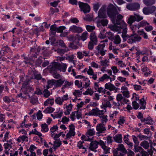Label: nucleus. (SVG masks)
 <instances>
[{"mask_svg":"<svg viewBox=\"0 0 156 156\" xmlns=\"http://www.w3.org/2000/svg\"><path fill=\"white\" fill-rule=\"evenodd\" d=\"M49 40L51 42V44L54 46H57L56 50H55L57 51V53L58 52V41L56 40L55 37V35L56 32L58 33V27H56L55 24L52 25L50 28Z\"/></svg>","mask_w":156,"mask_h":156,"instance_id":"1","label":"nucleus"},{"mask_svg":"<svg viewBox=\"0 0 156 156\" xmlns=\"http://www.w3.org/2000/svg\"><path fill=\"white\" fill-rule=\"evenodd\" d=\"M122 37L123 40L127 41V43L130 44L140 42L141 39V37L136 33L133 34L129 35L127 34L125 30L124 31Z\"/></svg>","mask_w":156,"mask_h":156,"instance_id":"2","label":"nucleus"},{"mask_svg":"<svg viewBox=\"0 0 156 156\" xmlns=\"http://www.w3.org/2000/svg\"><path fill=\"white\" fill-rule=\"evenodd\" d=\"M58 127L56 125L53 126L50 129L51 136L53 137L54 140L53 148L54 150L55 151L58 147V134H55V133L58 131Z\"/></svg>","mask_w":156,"mask_h":156,"instance_id":"3","label":"nucleus"},{"mask_svg":"<svg viewBox=\"0 0 156 156\" xmlns=\"http://www.w3.org/2000/svg\"><path fill=\"white\" fill-rule=\"evenodd\" d=\"M47 69L54 78H58V73L57 72L58 70V62H54L51 63L47 67Z\"/></svg>","mask_w":156,"mask_h":156,"instance_id":"4","label":"nucleus"},{"mask_svg":"<svg viewBox=\"0 0 156 156\" xmlns=\"http://www.w3.org/2000/svg\"><path fill=\"white\" fill-rule=\"evenodd\" d=\"M107 13L108 16L111 18L112 23H114L113 18L118 14L116 9L113 5L109 6L107 8Z\"/></svg>","mask_w":156,"mask_h":156,"instance_id":"5","label":"nucleus"},{"mask_svg":"<svg viewBox=\"0 0 156 156\" xmlns=\"http://www.w3.org/2000/svg\"><path fill=\"white\" fill-rule=\"evenodd\" d=\"M105 112L104 110H101L98 108H96L89 111L88 113V115L97 116L100 118L104 115Z\"/></svg>","mask_w":156,"mask_h":156,"instance_id":"6","label":"nucleus"},{"mask_svg":"<svg viewBox=\"0 0 156 156\" xmlns=\"http://www.w3.org/2000/svg\"><path fill=\"white\" fill-rule=\"evenodd\" d=\"M134 15L133 16H130L128 18V23L129 24H132L133 23L136 21L139 22L143 19V17L140 16L138 14L134 13Z\"/></svg>","mask_w":156,"mask_h":156,"instance_id":"7","label":"nucleus"},{"mask_svg":"<svg viewBox=\"0 0 156 156\" xmlns=\"http://www.w3.org/2000/svg\"><path fill=\"white\" fill-rule=\"evenodd\" d=\"M116 17L114 18L113 19L115 20L114 23H112L114 24H116L119 25H121L123 28H125L127 27L126 24L122 20L123 16L121 14H117Z\"/></svg>","mask_w":156,"mask_h":156,"instance_id":"8","label":"nucleus"},{"mask_svg":"<svg viewBox=\"0 0 156 156\" xmlns=\"http://www.w3.org/2000/svg\"><path fill=\"white\" fill-rule=\"evenodd\" d=\"M99 145L103 150V153L105 154H107L110 152L111 147L106 144V141L104 142L100 140H99Z\"/></svg>","mask_w":156,"mask_h":156,"instance_id":"9","label":"nucleus"},{"mask_svg":"<svg viewBox=\"0 0 156 156\" xmlns=\"http://www.w3.org/2000/svg\"><path fill=\"white\" fill-rule=\"evenodd\" d=\"M110 29L112 31L115 32H118V33H120V32L122 30V38L123 37V33L124 30L126 31V32H127V28L126 27L125 28H123L121 25L116 26L115 25H112L110 26Z\"/></svg>","mask_w":156,"mask_h":156,"instance_id":"10","label":"nucleus"},{"mask_svg":"<svg viewBox=\"0 0 156 156\" xmlns=\"http://www.w3.org/2000/svg\"><path fill=\"white\" fill-rule=\"evenodd\" d=\"M78 4L81 10L83 11L84 13L90 12V7L87 3L79 2Z\"/></svg>","mask_w":156,"mask_h":156,"instance_id":"11","label":"nucleus"},{"mask_svg":"<svg viewBox=\"0 0 156 156\" xmlns=\"http://www.w3.org/2000/svg\"><path fill=\"white\" fill-rule=\"evenodd\" d=\"M156 9V7L154 6L150 7H145L143 9V13L145 15H148L154 12Z\"/></svg>","mask_w":156,"mask_h":156,"instance_id":"12","label":"nucleus"},{"mask_svg":"<svg viewBox=\"0 0 156 156\" xmlns=\"http://www.w3.org/2000/svg\"><path fill=\"white\" fill-rule=\"evenodd\" d=\"M140 7V4L138 3H134L129 4L126 5V8L132 11H135L138 10Z\"/></svg>","mask_w":156,"mask_h":156,"instance_id":"13","label":"nucleus"},{"mask_svg":"<svg viewBox=\"0 0 156 156\" xmlns=\"http://www.w3.org/2000/svg\"><path fill=\"white\" fill-rule=\"evenodd\" d=\"M105 43L102 44H99L98 46L96 47L95 48L97 50L98 53H100L102 56L104 55L106 51V50L105 49Z\"/></svg>","mask_w":156,"mask_h":156,"instance_id":"14","label":"nucleus"},{"mask_svg":"<svg viewBox=\"0 0 156 156\" xmlns=\"http://www.w3.org/2000/svg\"><path fill=\"white\" fill-rule=\"evenodd\" d=\"M96 129L98 132L96 133V134L104 133L106 130L105 125L103 123L98 124L96 126Z\"/></svg>","mask_w":156,"mask_h":156,"instance_id":"15","label":"nucleus"},{"mask_svg":"<svg viewBox=\"0 0 156 156\" xmlns=\"http://www.w3.org/2000/svg\"><path fill=\"white\" fill-rule=\"evenodd\" d=\"M106 6L103 5L99 9L98 12V17L100 18H105L107 16L105 13V11Z\"/></svg>","mask_w":156,"mask_h":156,"instance_id":"16","label":"nucleus"},{"mask_svg":"<svg viewBox=\"0 0 156 156\" xmlns=\"http://www.w3.org/2000/svg\"><path fill=\"white\" fill-rule=\"evenodd\" d=\"M47 84L48 88L51 87L53 85L55 87H58V80H48L47 81Z\"/></svg>","mask_w":156,"mask_h":156,"instance_id":"17","label":"nucleus"},{"mask_svg":"<svg viewBox=\"0 0 156 156\" xmlns=\"http://www.w3.org/2000/svg\"><path fill=\"white\" fill-rule=\"evenodd\" d=\"M99 145V141L98 142L96 141H91L89 144V148L91 151L96 152L97 150L96 149L98 147V145Z\"/></svg>","mask_w":156,"mask_h":156,"instance_id":"18","label":"nucleus"},{"mask_svg":"<svg viewBox=\"0 0 156 156\" xmlns=\"http://www.w3.org/2000/svg\"><path fill=\"white\" fill-rule=\"evenodd\" d=\"M69 132L66 135L67 138H69L72 136H74L75 135V133L74 132V126L73 124L69 126Z\"/></svg>","mask_w":156,"mask_h":156,"instance_id":"19","label":"nucleus"},{"mask_svg":"<svg viewBox=\"0 0 156 156\" xmlns=\"http://www.w3.org/2000/svg\"><path fill=\"white\" fill-rule=\"evenodd\" d=\"M69 30L74 33H78L82 32L83 30L81 27L76 26L75 25H73L70 27Z\"/></svg>","mask_w":156,"mask_h":156,"instance_id":"20","label":"nucleus"},{"mask_svg":"<svg viewBox=\"0 0 156 156\" xmlns=\"http://www.w3.org/2000/svg\"><path fill=\"white\" fill-rule=\"evenodd\" d=\"M90 41H92V42H93L94 45H96L97 44L98 38L95 32H93L90 34Z\"/></svg>","mask_w":156,"mask_h":156,"instance_id":"21","label":"nucleus"},{"mask_svg":"<svg viewBox=\"0 0 156 156\" xmlns=\"http://www.w3.org/2000/svg\"><path fill=\"white\" fill-rule=\"evenodd\" d=\"M111 41L115 44H120L121 41V38L119 35H115Z\"/></svg>","mask_w":156,"mask_h":156,"instance_id":"22","label":"nucleus"},{"mask_svg":"<svg viewBox=\"0 0 156 156\" xmlns=\"http://www.w3.org/2000/svg\"><path fill=\"white\" fill-rule=\"evenodd\" d=\"M105 89L109 90L110 91L116 90L117 88L110 83H106L105 84Z\"/></svg>","mask_w":156,"mask_h":156,"instance_id":"23","label":"nucleus"},{"mask_svg":"<svg viewBox=\"0 0 156 156\" xmlns=\"http://www.w3.org/2000/svg\"><path fill=\"white\" fill-rule=\"evenodd\" d=\"M12 140L11 139L7 140L6 143H5L3 145L4 148L5 150H9L12 147Z\"/></svg>","mask_w":156,"mask_h":156,"instance_id":"24","label":"nucleus"},{"mask_svg":"<svg viewBox=\"0 0 156 156\" xmlns=\"http://www.w3.org/2000/svg\"><path fill=\"white\" fill-rule=\"evenodd\" d=\"M3 100L5 103H9L11 102H17L16 99L13 98L11 97H9L8 96L4 97Z\"/></svg>","mask_w":156,"mask_h":156,"instance_id":"25","label":"nucleus"},{"mask_svg":"<svg viewBox=\"0 0 156 156\" xmlns=\"http://www.w3.org/2000/svg\"><path fill=\"white\" fill-rule=\"evenodd\" d=\"M117 151H121L123 152L124 153H127V151L125 148L123 144H120L118 145L117 147L116 148V150H115Z\"/></svg>","mask_w":156,"mask_h":156,"instance_id":"26","label":"nucleus"},{"mask_svg":"<svg viewBox=\"0 0 156 156\" xmlns=\"http://www.w3.org/2000/svg\"><path fill=\"white\" fill-rule=\"evenodd\" d=\"M115 141L118 143H121L122 141V136L121 134H118L113 137Z\"/></svg>","mask_w":156,"mask_h":156,"instance_id":"27","label":"nucleus"},{"mask_svg":"<svg viewBox=\"0 0 156 156\" xmlns=\"http://www.w3.org/2000/svg\"><path fill=\"white\" fill-rule=\"evenodd\" d=\"M102 104H103V106H104L105 112H106V108L107 107L111 108L112 107V105L111 103L109 101L107 100H105L104 102L102 103Z\"/></svg>","mask_w":156,"mask_h":156,"instance_id":"28","label":"nucleus"},{"mask_svg":"<svg viewBox=\"0 0 156 156\" xmlns=\"http://www.w3.org/2000/svg\"><path fill=\"white\" fill-rule=\"evenodd\" d=\"M24 62L26 64H28L31 65H34V60L33 58H29L25 57L24 59Z\"/></svg>","mask_w":156,"mask_h":156,"instance_id":"29","label":"nucleus"},{"mask_svg":"<svg viewBox=\"0 0 156 156\" xmlns=\"http://www.w3.org/2000/svg\"><path fill=\"white\" fill-rule=\"evenodd\" d=\"M139 27L140 26L139 25L130 24V27L133 31V34L135 33L136 31H137V32L138 33V31H140L138 30Z\"/></svg>","mask_w":156,"mask_h":156,"instance_id":"30","label":"nucleus"},{"mask_svg":"<svg viewBox=\"0 0 156 156\" xmlns=\"http://www.w3.org/2000/svg\"><path fill=\"white\" fill-rule=\"evenodd\" d=\"M141 121L142 122H144L145 124L149 125H152L153 123V121L150 117L141 119Z\"/></svg>","mask_w":156,"mask_h":156,"instance_id":"31","label":"nucleus"},{"mask_svg":"<svg viewBox=\"0 0 156 156\" xmlns=\"http://www.w3.org/2000/svg\"><path fill=\"white\" fill-rule=\"evenodd\" d=\"M108 79L110 80V82H112L113 80L112 78H111L108 75L106 74H105L102 77H100L98 80H99V82H102L105 80H108Z\"/></svg>","mask_w":156,"mask_h":156,"instance_id":"32","label":"nucleus"},{"mask_svg":"<svg viewBox=\"0 0 156 156\" xmlns=\"http://www.w3.org/2000/svg\"><path fill=\"white\" fill-rule=\"evenodd\" d=\"M129 135L124 136L123 138V140L124 142L129 146V147H131L133 146L132 143L129 141V140L128 138Z\"/></svg>","mask_w":156,"mask_h":156,"instance_id":"33","label":"nucleus"},{"mask_svg":"<svg viewBox=\"0 0 156 156\" xmlns=\"http://www.w3.org/2000/svg\"><path fill=\"white\" fill-rule=\"evenodd\" d=\"M54 99L53 98L47 99L44 102V104L45 106H50L53 104Z\"/></svg>","mask_w":156,"mask_h":156,"instance_id":"34","label":"nucleus"},{"mask_svg":"<svg viewBox=\"0 0 156 156\" xmlns=\"http://www.w3.org/2000/svg\"><path fill=\"white\" fill-rule=\"evenodd\" d=\"M67 66L66 64L63 63L62 62L61 64L59 63V71L65 72L66 71Z\"/></svg>","mask_w":156,"mask_h":156,"instance_id":"35","label":"nucleus"},{"mask_svg":"<svg viewBox=\"0 0 156 156\" xmlns=\"http://www.w3.org/2000/svg\"><path fill=\"white\" fill-rule=\"evenodd\" d=\"M84 143L83 141H79L78 142L77 147L80 149H84L83 151V153H85L86 151V148L83 147V144Z\"/></svg>","mask_w":156,"mask_h":156,"instance_id":"36","label":"nucleus"},{"mask_svg":"<svg viewBox=\"0 0 156 156\" xmlns=\"http://www.w3.org/2000/svg\"><path fill=\"white\" fill-rule=\"evenodd\" d=\"M41 131L43 133L47 132L49 130V128L47 124L46 123L42 124L41 126Z\"/></svg>","mask_w":156,"mask_h":156,"instance_id":"37","label":"nucleus"},{"mask_svg":"<svg viewBox=\"0 0 156 156\" xmlns=\"http://www.w3.org/2000/svg\"><path fill=\"white\" fill-rule=\"evenodd\" d=\"M20 43V38L18 37H13L12 40L11 46L15 47L17 44Z\"/></svg>","mask_w":156,"mask_h":156,"instance_id":"38","label":"nucleus"},{"mask_svg":"<svg viewBox=\"0 0 156 156\" xmlns=\"http://www.w3.org/2000/svg\"><path fill=\"white\" fill-rule=\"evenodd\" d=\"M155 1L156 0H143L144 3L147 6L152 5L155 3Z\"/></svg>","mask_w":156,"mask_h":156,"instance_id":"39","label":"nucleus"},{"mask_svg":"<svg viewBox=\"0 0 156 156\" xmlns=\"http://www.w3.org/2000/svg\"><path fill=\"white\" fill-rule=\"evenodd\" d=\"M31 134L37 135L39 136L41 139H42V138L41 137L42 136V134L40 132L37 131L36 129H32L31 131L29 133V135H30Z\"/></svg>","mask_w":156,"mask_h":156,"instance_id":"40","label":"nucleus"},{"mask_svg":"<svg viewBox=\"0 0 156 156\" xmlns=\"http://www.w3.org/2000/svg\"><path fill=\"white\" fill-rule=\"evenodd\" d=\"M88 37V33L86 31L82 34L81 36H80L79 39V40H81L83 41H84L86 40Z\"/></svg>","mask_w":156,"mask_h":156,"instance_id":"41","label":"nucleus"},{"mask_svg":"<svg viewBox=\"0 0 156 156\" xmlns=\"http://www.w3.org/2000/svg\"><path fill=\"white\" fill-rule=\"evenodd\" d=\"M139 103L141 105L140 109H145L146 108V102L144 99L143 98V100L141 99L140 100Z\"/></svg>","mask_w":156,"mask_h":156,"instance_id":"42","label":"nucleus"},{"mask_svg":"<svg viewBox=\"0 0 156 156\" xmlns=\"http://www.w3.org/2000/svg\"><path fill=\"white\" fill-rule=\"evenodd\" d=\"M15 123V122L13 119H10L8 120L7 122L8 128L9 129L13 128L14 124Z\"/></svg>","mask_w":156,"mask_h":156,"instance_id":"43","label":"nucleus"},{"mask_svg":"<svg viewBox=\"0 0 156 156\" xmlns=\"http://www.w3.org/2000/svg\"><path fill=\"white\" fill-rule=\"evenodd\" d=\"M106 144L108 146H109V145H112L113 142L112 137L109 135L108 136L106 137Z\"/></svg>","mask_w":156,"mask_h":156,"instance_id":"44","label":"nucleus"},{"mask_svg":"<svg viewBox=\"0 0 156 156\" xmlns=\"http://www.w3.org/2000/svg\"><path fill=\"white\" fill-rule=\"evenodd\" d=\"M107 117L108 116L107 115H104L101 117L99 118L101 121V123H103L105 125L108 120Z\"/></svg>","mask_w":156,"mask_h":156,"instance_id":"45","label":"nucleus"},{"mask_svg":"<svg viewBox=\"0 0 156 156\" xmlns=\"http://www.w3.org/2000/svg\"><path fill=\"white\" fill-rule=\"evenodd\" d=\"M54 110L55 109L54 108L49 106L43 111V112L45 113H51L53 112Z\"/></svg>","mask_w":156,"mask_h":156,"instance_id":"46","label":"nucleus"},{"mask_svg":"<svg viewBox=\"0 0 156 156\" xmlns=\"http://www.w3.org/2000/svg\"><path fill=\"white\" fill-rule=\"evenodd\" d=\"M138 145H134V151L136 153L138 152H140L141 153L144 149L138 146Z\"/></svg>","mask_w":156,"mask_h":156,"instance_id":"47","label":"nucleus"},{"mask_svg":"<svg viewBox=\"0 0 156 156\" xmlns=\"http://www.w3.org/2000/svg\"><path fill=\"white\" fill-rule=\"evenodd\" d=\"M140 145L145 149H147L149 147V144L148 142L145 140L141 142Z\"/></svg>","mask_w":156,"mask_h":156,"instance_id":"48","label":"nucleus"},{"mask_svg":"<svg viewBox=\"0 0 156 156\" xmlns=\"http://www.w3.org/2000/svg\"><path fill=\"white\" fill-rule=\"evenodd\" d=\"M62 48H59V54L61 55H62L65 53L67 52L69 50L67 47Z\"/></svg>","mask_w":156,"mask_h":156,"instance_id":"49","label":"nucleus"},{"mask_svg":"<svg viewBox=\"0 0 156 156\" xmlns=\"http://www.w3.org/2000/svg\"><path fill=\"white\" fill-rule=\"evenodd\" d=\"M114 156H124V153L121 151L114 150L113 151Z\"/></svg>","mask_w":156,"mask_h":156,"instance_id":"50","label":"nucleus"},{"mask_svg":"<svg viewBox=\"0 0 156 156\" xmlns=\"http://www.w3.org/2000/svg\"><path fill=\"white\" fill-rule=\"evenodd\" d=\"M95 131L94 129H90L87 132L86 135L88 137L91 136H93L95 134Z\"/></svg>","mask_w":156,"mask_h":156,"instance_id":"51","label":"nucleus"},{"mask_svg":"<svg viewBox=\"0 0 156 156\" xmlns=\"http://www.w3.org/2000/svg\"><path fill=\"white\" fill-rule=\"evenodd\" d=\"M109 61L107 60L100 61V63L101 66L106 67L108 66Z\"/></svg>","mask_w":156,"mask_h":156,"instance_id":"52","label":"nucleus"},{"mask_svg":"<svg viewBox=\"0 0 156 156\" xmlns=\"http://www.w3.org/2000/svg\"><path fill=\"white\" fill-rule=\"evenodd\" d=\"M94 93V91L91 89L90 88H88L85 92L83 93V94L87 95L89 94L92 96Z\"/></svg>","mask_w":156,"mask_h":156,"instance_id":"53","label":"nucleus"},{"mask_svg":"<svg viewBox=\"0 0 156 156\" xmlns=\"http://www.w3.org/2000/svg\"><path fill=\"white\" fill-rule=\"evenodd\" d=\"M124 98L123 97L122 95L121 94H118L116 96V99L118 102H120L122 103Z\"/></svg>","mask_w":156,"mask_h":156,"instance_id":"54","label":"nucleus"},{"mask_svg":"<svg viewBox=\"0 0 156 156\" xmlns=\"http://www.w3.org/2000/svg\"><path fill=\"white\" fill-rule=\"evenodd\" d=\"M112 105L113 106L112 108H116L119 109V107L120 106V103L118 102H116L115 101H112Z\"/></svg>","mask_w":156,"mask_h":156,"instance_id":"55","label":"nucleus"},{"mask_svg":"<svg viewBox=\"0 0 156 156\" xmlns=\"http://www.w3.org/2000/svg\"><path fill=\"white\" fill-rule=\"evenodd\" d=\"M125 122V120L124 119V117L123 116H121L119 117L118 121V123L119 125H122Z\"/></svg>","mask_w":156,"mask_h":156,"instance_id":"56","label":"nucleus"},{"mask_svg":"<svg viewBox=\"0 0 156 156\" xmlns=\"http://www.w3.org/2000/svg\"><path fill=\"white\" fill-rule=\"evenodd\" d=\"M83 80L86 81L85 84L83 85V87L86 88L89 86L90 84V81L88 80L87 78H85L84 79H83Z\"/></svg>","mask_w":156,"mask_h":156,"instance_id":"57","label":"nucleus"},{"mask_svg":"<svg viewBox=\"0 0 156 156\" xmlns=\"http://www.w3.org/2000/svg\"><path fill=\"white\" fill-rule=\"evenodd\" d=\"M138 34L140 35H142L145 39H147L148 36L146 33H145L143 30L138 31Z\"/></svg>","mask_w":156,"mask_h":156,"instance_id":"58","label":"nucleus"},{"mask_svg":"<svg viewBox=\"0 0 156 156\" xmlns=\"http://www.w3.org/2000/svg\"><path fill=\"white\" fill-rule=\"evenodd\" d=\"M101 25L104 26H106L108 23V21L106 19H104L100 20Z\"/></svg>","mask_w":156,"mask_h":156,"instance_id":"59","label":"nucleus"},{"mask_svg":"<svg viewBox=\"0 0 156 156\" xmlns=\"http://www.w3.org/2000/svg\"><path fill=\"white\" fill-rule=\"evenodd\" d=\"M42 57H39L36 61L34 62V65H36L37 66H40L42 62Z\"/></svg>","mask_w":156,"mask_h":156,"instance_id":"60","label":"nucleus"},{"mask_svg":"<svg viewBox=\"0 0 156 156\" xmlns=\"http://www.w3.org/2000/svg\"><path fill=\"white\" fill-rule=\"evenodd\" d=\"M43 116V114L41 111H39L37 114V117L38 120H41L42 119Z\"/></svg>","mask_w":156,"mask_h":156,"instance_id":"61","label":"nucleus"},{"mask_svg":"<svg viewBox=\"0 0 156 156\" xmlns=\"http://www.w3.org/2000/svg\"><path fill=\"white\" fill-rule=\"evenodd\" d=\"M86 29L88 32H91L95 29L94 26H91L90 25H87L86 27Z\"/></svg>","mask_w":156,"mask_h":156,"instance_id":"62","label":"nucleus"},{"mask_svg":"<svg viewBox=\"0 0 156 156\" xmlns=\"http://www.w3.org/2000/svg\"><path fill=\"white\" fill-rule=\"evenodd\" d=\"M100 6V5L99 3H97L94 4L93 5V9L94 11L97 12L98 9L99 8Z\"/></svg>","mask_w":156,"mask_h":156,"instance_id":"63","label":"nucleus"},{"mask_svg":"<svg viewBox=\"0 0 156 156\" xmlns=\"http://www.w3.org/2000/svg\"><path fill=\"white\" fill-rule=\"evenodd\" d=\"M38 101V99L34 97L31 98L30 101V102L33 104H37Z\"/></svg>","mask_w":156,"mask_h":156,"instance_id":"64","label":"nucleus"}]
</instances>
